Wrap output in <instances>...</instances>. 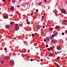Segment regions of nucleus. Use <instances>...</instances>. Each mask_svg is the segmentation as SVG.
<instances>
[{"instance_id":"16","label":"nucleus","mask_w":67,"mask_h":67,"mask_svg":"<svg viewBox=\"0 0 67 67\" xmlns=\"http://www.w3.org/2000/svg\"><path fill=\"white\" fill-rule=\"evenodd\" d=\"M33 13H31V16H33Z\"/></svg>"},{"instance_id":"36","label":"nucleus","mask_w":67,"mask_h":67,"mask_svg":"<svg viewBox=\"0 0 67 67\" xmlns=\"http://www.w3.org/2000/svg\"><path fill=\"white\" fill-rule=\"evenodd\" d=\"M13 54L14 55H15V53H13Z\"/></svg>"},{"instance_id":"3","label":"nucleus","mask_w":67,"mask_h":67,"mask_svg":"<svg viewBox=\"0 0 67 67\" xmlns=\"http://www.w3.org/2000/svg\"><path fill=\"white\" fill-rule=\"evenodd\" d=\"M10 64L11 65H14V62H13L12 61H11L10 62Z\"/></svg>"},{"instance_id":"32","label":"nucleus","mask_w":67,"mask_h":67,"mask_svg":"<svg viewBox=\"0 0 67 67\" xmlns=\"http://www.w3.org/2000/svg\"><path fill=\"white\" fill-rule=\"evenodd\" d=\"M33 59H30V61H33Z\"/></svg>"},{"instance_id":"4","label":"nucleus","mask_w":67,"mask_h":67,"mask_svg":"<svg viewBox=\"0 0 67 67\" xmlns=\"http://www.w3.org/2000/svg\"><path fill=\"white\" fill-rule=\"evenodd\" d=\"M54 64L55 66H59V65L57 64V63L56 62L54 63Z\"/></svg>"},{"instance_id":"43","label":"nucleus","mask_w":67,"mask_h":67,"mask_svg":"<svg viewBox=\"0 0 67 67\" xmlns=\"http://www.w3.org/2000/svg\"><path fill=\"white\" fill-rule=\"evenodd\" d=\"M44 42H46V40H44Z\"/></svg>"},{"instance_id":"34","label":"nucleus","mask_w":67,"mask_h":67,"mask_svg":"<svg viewBox=\"0 0 67 67\" xmlns=\"http://www.w3.org/2000/svg\"><path fill=\"white\" fill-rule=\"evenodd\" d=\"M50 48V49H53V48L52 47H51Z\"/></svg>"},{"instance_id":"38","label":"nucleus","mask_w":67,"mask_h":67,"mask_svg":"<svg viewBox=\"0 0 67 67\" xmlns=\"http://www.w3.org/2000/svg\"><path fill=\"white\" fill-rule=\"evenodd\" d=\"M22 4V5H24V3H23Z\"/></svg>"},{"instance_id":"2","label":"nucleus","mask_w":67,"mask_h":67,"mask_svg":"<svg viewBox=\"0 0 67 67\" xmlns=\"http://www.w3.org/2000/svg\"><path fill=\"white\" fill-rule=\"evenodd\" d=\"M61 11L62 13H64V14H65V13H66V10H65V9H62Z\"/></svg>"},{"instance_id":"45","label":"nucleus","mask_w":67,"mask_h":67,"mask_svg":"<svg viewBox=\"0 0 67 67\" xmlns=\"http://www.w3.org/2000/svg\"><path fill=\"white\" fill-rule=\"evenodd\" d=\"M55 15H57V13H55Z\"/></svg>"},{"instance_id":"7","label":"nucleus","mask_w":67,"mask_h":67,"mask_svg":"<svg viewBox=\"0 0 67 67\" xmlns=\"http://www.w3.org/2000/svg\"><path fill=\"white\" fill-rule=\"evenodd\" d=\"M67 20H65L63 22V23L64 24H65L66 22H67Z\"/></svg>"},{"instance_id":"35","label":"nucleus","mask_w":67,"mask_h":67,"mask_svg":"<svg viewBox=\"0 0 67 67\" xmlns=\"http://www.w3.org/2000/svg\"><path fill=\"white\" fill-rule=\"evenodd\" d=\"M45 26H43V28H45Z\"/></svg>"},{"instance_id":"19","label":"nucleus","mask_w":67,"mask_h":67,"mask_svg":"<svg viewBox=\"0 0 67 67\" xmlns=\"http://www.w3.org/2000/svg\"><path fill=\"white\" fill-rule=\"evenodd\" d=\"M46 39H47V41H48L49 40V38H48V37H47L46 38Z\"/></svg>"},{"instance_id":"9","label":"nucleus","mask_w":67,"mask_h":67,"mask_svg":"<svg viewBox=\"0 0 67 67\" xmlns=\"http://www.w3.org/2000/svg\"><path fill=\"white\" fill-rule=\"evenodd\" d=\"M14 22H11L10 23V25H12V24H14Z\"/></svg>"},{"instance_id":"24","label":"nucleus","mask_w":67,"mask_h":67,"mask_svg":"<svg viewBox=\"0 0 67 67\" xmlns=\"http://www.w3.org/2000/svg\"><path fill=\"white\" fill-rule=\"evenodd\" d=\"M23 52H24V53H26V51L25 50Z\"/></svg>"},{"instance_id":"20","label":"nucleus","mask_w":67,"mask_h":67,"mask_svg":"<svg viewBox=\"0 0 67 67\" xmlns=\"http://www.w3.org/2000/svg\"><path fill=\"white\" fill-rule=\"evenodd\" d=\"M53 30V28L51 27L50 29V31H52Z\"/></svg>"},{"instance_id":"11","label":"nucleus","mask_w":67,"mask_h":67,"mask_svg":"<svg viewBox=\"0 0 67 67\" xmlns=\"http://www.w3.org/2000/svg\"><path fill=\"white\" fill-rule=\"evenodd\" d=\"M6 27L7 28V29H8L9 27V26L8 25H6Z\"/></svg>"},{"instance_id":"18","label":"nucleus","mask_w":67,"mask_h":67,"mask_svg":"<svg viewBox=\"0 0 67 67\" xmlns=\"http://www.w3.org/2000/svg\"><path fill=\"white\" fill-rule=\"evenodd\" d=\"M27 24L28 25H29V24H30V22H28L27 23Z\"/></svg>"},{"instance_id":"42","label":"nucleus","mask_w":67,"mask_h":67,"mask_svg":"<svg viewBox=\"0 0 67 67\" xmlns=\"http://www.w3.org/2000/svg\"><path fill=\"white\" fill-rule=\"evenodd\" d=\"M17 7H19H19H20V5H18L17 6Z\"/></svg>"},{"instance_id":"51","label":"nucleus","mask_w":67,"mask_h":67,"mask_svg":"<svg viewBox=\"0 0 67 67\" xmlns=\"http://www.w3.org/2000/svg\"><path fill=\"white\" fill-rule=\"evenodd\" d=\"M36 34H37V33H36V34H35V35H36Z\"/></svg>"},{"instance_id":"39","label":"nucleus","mask_w":67,"mask_h":67,"mask_svg":"<svg viewBox=\"0 0 67 67\" xmlns=\"http://www.w3.org/2000/svg\"><path fill=\"white\" fill-rule=\"evenodd\" d=\"M42 18H43V19L44 18V16H42Z\"/></svg>"},{"instance_id":"13","label":"nucleus","mask_w":67,"mask_h":67,"mask_svg":"<svg viewBox=\"0 0 67 67\" xmlns=\"http://www.w3.org/2000/svg\"><path fill=\"white\" fill-rule=\"evenodd\" d=\"M5 59H9V58L7 57H5Z\"/></svg>"},{"instance_id":"33","label":"nucleus","mask_w":67,"mask_h":67,"mask_svg":"<svg viewBox=\"0 0 67 67\" xmlns=\"http://www.w3.org/2000/svg\"><path fill=\"white\" fill-rule=\"evenodd\" d=\"M41 3H42V2H41L39 3V5H40V4H41Z\"/></svg>"},{"instance_id":"21","label":"nucleus","mask_w":67,"mask_h":67,"mask_svg":"<svg viewBox=\"0 0 67 67\" xmlns=\"http://www.w3.org/2000/svg\"><path fill=\"white\" fill-rule=\"evenodd\" d=\"M65 34V33L64 32H63L62 33V35H64Z\"/></svg>"},{"instance_id":"54","label":"nucleus","mask_w":67,"mask_h":67,"mask_svg":"<svg viewBox=\"0 0 67 67\" xmlns=\"http://www.w3.org/2000/svg\"><path fill=\"white\" fill-rule=\"evenodd\" d=\"M66 3H67V2H66Z\"/></svg>"},{"instance_id":"17","label":"nucleus","mask_w":67,"mask_h":67,"mask_svg":"<svg viewBox=\"0 0 67 67\" xmlns=\"http://www.w3.org/2000/svg\"><path fill=\"white\" fill-rule=\"evenodd\" d=\"M49 55L50 56H51V57H52V56H53V55H52L51 54H49Z\"/></svg>"},{"instance_id":"49","label":"nucleus","mask_w":67,"mask_h":67,"mask_svg":"<svg viewBox=\"0 0 67 67\" xmlns=\"http://www.w3.org/2000/svg\"><path fill=\"white\" fill-rule=\"evenodd\" d=\"M32 17L33 18H34V15Z\"/></svg>"},{"instance_id":"6","label":"nucleus","mask_w":67,"mask_h":67,"mask_svg":"<svg viewBox=\"0 0 67 67\" xmlns=\"http://www.w3.org/2000/svg\"><path fill=\"white\" fill-rule=\"evenodd\" d=\"M8 18V16L7 15H6L4 17V19H7Z\"/></svg>"},{"instance_id":"14","label":"nucleus","mask_w":67,"mask_h":67,"mask_svg":"<svg viewBox=\"0 0 67 67\" xmlns=\"http://www.w3.org/2000/svg\"><path fill=\"white\" fill-rule=\"evenodd\" d=\"M58 50H60V47L59 46H58Z\"/></svg>"},{"instance_id":"25","label":"nucleus","mask_w":67,"mask_h":67,"mask_svg":"<svg viewBox=\"0 0 67 67\" xmlns=\"http://www.w3.org/2000/svg\"><path fill=\"white\" fill-rule=\"evenodd\" d=\"M56 27H57V28L58 29H59V27L58 26H56Z\"/></svg>"},{"instance_id":"46","label":"nucleus","mask_w":67,"mask_h":67,"mask_svg":"<svg viewBox=\"0 0 67 67\" xmlns=\"http://www.w3.org/2000/svg\"><path fill=\"white\" fill-rule=\"evenodd\" d=\"M8 1L9 2H11V0H8Z\"/></svg>"},{"instance_id":"15","label":"nucleus","mask_w":67,"mask_h":67,"mask_svg":"<svg viewBox=\"0 0 67 67\" xmlns=\"http://www.w3.org/2000/svg\"><path fill=\"white\" fill-rule=\"evenodd\" d=\"M4 63V61L3 60H2L1 61V64H3V63Z\"/></svg>"},{"instance_id":"1","label":"nucleus","mask_w":67,"mask_h":67,"mask_svg":"<svg viewBox=\"0 0 67 67\" xmlns=\"http://www.w3.org/2000/svg\"><path fill=\"white\" fill-rule=\"evenodd\" d=\"M19 30V26L18 24H16V31H18Z\"/></svg>"},{"instance_id":"31","label":"nucleus","mask_w":67,"mask_h":67,"mask_svg":"<svg viewBox=\"0 0 67 67\" xmlns=\"http://www.w3.org/2000/svg\"><path fill=\"white\" fill-rule=\"evenodd\" d=\"M36 12H38V9H37L36 10Z\"/></svg>"},{"instance_id":"10","label":"nucleus","mask_w":67,"mask_h":67,"mask_svg":"<svg viewBox=\"0 0 67 67\" xmlns=\"http://www.w3.org/2000/svg\"><path fill=\"white\" fill-rule=\"evenodd\" d=\"M54 35L55 36H57L58 35V34H57V33H56L54 34Z\"/></svg>"},{"instance_id":"26","label":"nucleus","mask_w":67,"mask_h":67,"mask_svg":"<svg viewBox=\"0 0 67 67\" xmlns=\"http://www.w3.org/2000/svg\"><path fill=\"white\" fill-rule=\"evenodd\" d=\"M57 59H60V57H57Z\"/></svg>"},{"instance_id":"40","label":"nucleus","mask_w":67,"mask_h":67,"mask_svg":"<svg viewBox=\"0 0 67 67\" xmlns=\"http://www.w3.org/2000/svg\"><path fill=\"white\" fill-rule=\"evenodd\" d=\"M2 1H3V2H4L5 1V0H2Z\"/></svg>"},{"instance_id":"53","label":"nucleus","mask_w":67,"mask_h":67,"mask_svg":"<svg viewBox=\"0 0 67 67\" xmlns=\"http://www.w3.org/2000/svg\"><path fill=\"white\" fill-rule=\"evenodd\" d=\"M20 1H21V0H20Z\"/></svg>"},{"instance_id":"29","label":"nucleus","mask_w":67,"mask_h":67,"mask_svg":"<svg viewBox=\"0 0 67 67\" xmlns=\"http://www.w3.org/2000/svg\"><path fill=\"white\" fill-rule=\"evenodd\" d=\"M41 31L42 32H43V29H41Z\"/></svg>"},{"instance_id":"28","label":"nucleus","mask_w":67,"mask_h":67,"mask_svg":"<svg viewBox=\"0 0 67 67\" xmlns=\"http://www.w3.org/2000/svg\"><path fill=\"white\" fill-rule=\"evenodd\" d=\"M34 34H32V37H33L34 36Z\"/></svg>"},{"instance_id":"41","label":"nucleus","mask_w":67,"mask_h":67,"mask_svg":"<svg viewBox=\"0 0 67 67\" xmlns=\"http://www.w3.org/2000/svg\"><path fill=\"white\" fill-rule=\"evenodd\" d=\"M28 21H29V19H27L26 20V21H27V22Z\"/></svg>"},{"instance_id":"23","label":"nucleus","mask_w":67,"mask_h":67,"mask_svg":"<svg viewBox=\"0 0 67 67\" xmlns=\"http://www.w3.org/2000/svg\"><path fill=\"white\" fill-rule=\"evenodd\" d=\"M54 36H55V35H52V37H54Z\"/></svg>"},{"instance_id":"55","label":"nucleus","mask_w":67,"mask_h":67,"mask_svg":"<svg viewBox=\"0 0 67 67\" xmlns=\"http://www.w3.org/2000/svg\"><path fill=\"white\" fill-rule=\"evenodd\" d=\"M29 57L27 56V57Z\"/></svg>"},{"instance_id":"50","label":"nucleus","mask_w":67,"mask_h":67,"mask_svg":"<svg viewBox=\"0 0 67 67\" xmlns=\"http://www.w3.org/2000/svg\"><path fill=\"white\" fill-rule=\"evenodd\" d=\"M10 55H12V53H10Z\"/></svg>"},{"instance_id":"52","label":"nucleus","mask_w":67,"mask_h":67,"mask_svg":"<svg viewBox=\"0 0 67 67\" xmlns=\"http://www.w3.org/2000/svg\"><path fill=\"white\" fill-rule=\"evenodd\" d=\"M0 60H1V58H0Z\"/></svg>"},{"instance_id":"30","label":"nucleus","mask_w":67,"mask_h":67,"mask_svg":"<svg viewBox=\"0 0 67 67\" xmlns=\"http://www.w3.org/2000/svg\"><path fill=\"white\" fill-rule=\"evenodd\" d=\"M4 50H5V51H7V48H5L4 49Z\"/></svg>"},{"instance_id":"37","label":"nucleus","mask_w":67,"mask_h":67,"mask_svg":"<svg viewBox=\"0 0 67 67\" xmlns=\"http://www.w3.org/2000/svg\"><path fill=\"white\" fill-rule=\"evenodd\" d=\"M43 59H41V62H43Z\"/></svg>"},{"instance_id":"56","label":"nucleus","mask_w":67,"mask_h":67,"mask_svg":"<svg viewBox=\"0 0 67 67\" xmlns=\"http://www.w3.org/2000/svg\"><path fill=\"white\" fill-rule=\"evenodd\" d=\"M36 45H35V46H36Z\"/></svg>"},{"instance_id":"22","label":"nucleus","mask_w":67,"mask_h":67,"mask_svg":"<svg viewBox=\"0 0 67 67\" xmlns=\"http://www.w3.org/2000/svg\"><path fill=\"white\" fill-rule=\"evenodd\" d=\"M48 51H49L51 50V48H48Z\"/></svg>"},{"instance_id":"8","label":"nucleus","mask_w":67,"mask_h":67,"mask_svg":"<svg viewBox=\"0 0 67 67\" xmlns=\"http://www.w3.org/2000/svg\"><path fill=\"white\" fill-rule=\"evenodd\" d=\"M10 9L11 10H14V7H12Z\"/></svg>"},{"instance_id":"44","label":"nucleus","mask_w":67,"mask_h":67,"mask_svg":"<svg viewBox=\"0 0 67 67\" xmlns=\"http://www.w3.org/2000/svg\"><path fill=\"white\" fill-rule=\"evenodd\" d=\"M44 1H45V2H46L47 0H44Z\"/></svg>"},{"instance_id":"47","label":"nucleus","mask_w":67,"mask_h":67,"mask_svg":"<svg viewBox=\"0 0 67 67\" xmlns=\"http://www.w3.org/2000/svg\"><path fill=\"white\" fill-rule=\"evenodd\" d=\"M50 38H51V39H52L53 38V37H50Z\"/></svg>"},{"instance_id":"5","label":"nucleus","mask_w":67,"mask_h":67,"mask_svg":"<svg viewBox=\"0 0 67 67\" xmlns=\"http://www.w3.org/2000/svg\"><path fill=\"white\" fill-rule=\"evenodd\" d=\"M52 42L53 43H54V44H55V43H57V42L56 41H54V40H53L52 41Z\"/></svg>"},{"instance_id":"12","label":"nucleus","mask_w":67,"mask_h":67,"mask_svg":"<svg viewBox=\"0 0 67 67\" xmlns=\"http://www.w3.org/2000/svg\"><path fill=\"white\" fill-rule=\"evenodd\" d=\"M12 2L13 3H14L16 2V1L15 0H13Z\"/></svg>"},{"instance_id":"27","label":"nucleus","mask_w":67,"mask_h":67,"mask_svg":"<svg viewBox=\"0 0 67 67\" xmlns=\"http://www.w3.org/2000/svg\"><path fill=\"white\" fill-rule=\"evenodd\" d=\"M46 47H48V45L47 44L46 45Z\"/></svg>"},{"instance_id":"48","label":"nucleus","mask_w":67,"mask_h":67,"mask_svg":"<svg viewBox=\"0 0 67 67\" xmlns=\"http://www.w3.org/2000/svg\"><path fill=\"white\" fill-rule=\"evenodd\" d=\"M65 32L66 33H67V30L65 31Z\"/></svg>"}]
</instances>
